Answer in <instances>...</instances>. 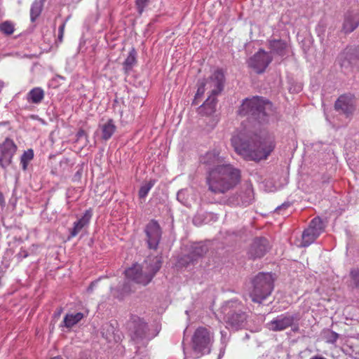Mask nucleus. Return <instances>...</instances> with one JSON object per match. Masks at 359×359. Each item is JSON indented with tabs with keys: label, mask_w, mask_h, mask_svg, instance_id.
<instances>
[{
	"label": "nucleus",
	"mask_w": 359,
	"mask_h": 359,
	"mask_svg": "<svg viewBox=\"0 0 359 359\" xmlns=\"http://www.w3.org/2000/svg\"><path fill=\"white\" fill-rule=\"evenodd\" d=\"M205 163L210 166L207 184L208 189L216 194H224L233 189L240 180V172L228 163L220 151L214 149L208 152Z\"/></svg>",
	"instance_id": "1"
},
{
	"label": "nucleus",
	"mask_w": 359,
	"mask_h": 359,
	"mask_svg": "<svg viewBox=\"0 0 359 359\" xmlns=\"http://www.w3.org/2000/svg\"><path fill=\"white\" fill-rule=\"evenodd\" d=\"M231 141L235 151L250 161L266 159L275 148L274 137L266 133L257 135L241 130L233 134Z\"/></svg>",
	"instance_id": "2"
},
{
	"label": "nucleus",
	"mask_w": 359,
	"mask_h": 359,
	"mask_svg": "<svg viewBox=\"0 0 359 359\" xmlns=\"http://www.w3.org/2000/svg\"><path fill=\"white\" fill-rule=\"evenodd\" d=\"M272 114L271 102L258 96L245 99L238 109L241 116L252 117L260 123L267 122Z\"/></svg>",
	"instance_id": "3"
},
{
	"label": "nucleus",
	"mask_w": 359,
	"mask_h": 359,
	"mask_svg": "<svg viewBox=\"0 0 359 359\" xmlns=\"http://www.w3.org/2000/svg\"><path fill=\"white\" fill-rule=\"evenodd\" d=\"M161 257L148 258L142 266L139 264H134L132 267L126 270V276L128 279L137 283L146 285L151 282L155 274L161 269Z\"/></svg>",
	"instance_id": "4"
},
{
	"label": "nucleus",
	"mask_w": 359,
	"mask_h": 359,
	"mask_svg": "<svg viewBox=\"0 0 359 359\" xmlns=\"http://www.w3.org/2000/svg\"><path fill=\"white\" fill-rule=\"evenodd\" d=\"M226 327L232 330L243 329L247 325L248 315L243 305L237 301L227 302L222 308Z\"/></svg>",
	"instance_id": "5"
},
{
	"label": "nucleus",
	"mask_w": 359,
	"mask_h": 359,
	"mask_svg": "<svg viewBox=\"0 0 359 359\" xmlns=\"http://www.w3.org/2000/svg\"><path fill=\"white\" fill-rule=\"evenodd\" d=\"M253 288L250 292L252 302L261 304L269 297L273 289V279L269 273H258L252 281Z\"/></svg>",
	"instance_id": "6"
},
{
	"label": "nucleus",
	"mask_w": 359,
	"mask_h": 359,
	"mask_svg": "<svg viewBox=\"0 0 359 359\" xmlns=\"http://www.w3.org/2000/svg\"><path fill=\"white\" fill-rule=\"evenodd\" d=\"M158 333L157 327H149L147 324L140 318L135 319L133 322L130 337L137 348L145 346Z\"/></svg>",
	"instance_id": "7"
},
{
	"label": "nucleus",
	"mask_w": 359,
	"mask_h": 359,
	"mask_svg": "<svg viewBox=\"0 0 359 359\" xmlns=\"http://www.w3.org/2000/svg\"><path fill=\"white\" fill-rule=\"evenodd\" d=\"M224 84V75L221 69H217L208 80L199 85L196 96L203 95L206 90L209 95L217 96L222 91Z\"/></svg>",
	"instance_id": "8"
},
{
	"label": "nucleus",
	"mask_w": 359,
	"mask_h": 359,
	"mask_svg": "<svg viewBox=\"0 0 359 359\" xmlns=\"http://www.w3.org/2000/svg\"><path fill=\"white\" fill-rule=\"evenodd\" d=\"M212 335L205 327H198L192 337L193 350L196 357L208 354L210 352L212 344Z\"/></svg>",
	"instance_id": "9"
},
{
	"label": "nucleus",
	"mask_w": 359,
	"mask_h": 359,
	"mask_svg": "<svg viewBox=\"0 0 359 359\" xmlns=\"http://www.w3.org/2000/svg\"><path fill=\"white\" fill-rule=\"evenodd\" d=\"M338 62L345 72L359 71V48H346L338 56Z\"/></svg>",
	"instance_id": "10"
},
{
	"label": "nucleus",
	"mask_w": 359,
	"mask_h": 359,
	"mask_svg": "<svg viewBox=\"0 0 359 359\" xmlns=\"http://www.w3.org/2000/svg\"><path fill=\"white\" fill-rule=\"evenodd\" d=\"M356 99L351 94L341 95L334 103V109L339 114L351 118L356 110Z\"/></svg>",
	"instance_id": "11"
},
{
	"label": "nucleus",
	"mask_w": 359,
	"mask_h": 359,
	"mask_svg": "<svg viewBox=\"0 0 359 359\" xmlns=\"http://www.w3.org/2000/svg\"><path fill=\"white\" fill-rule=\"evenodd\" d=\"M208 251L206 245L196 243L191 246L189 253L181 257L178 264L182 266L187 267L191 264H194L198 259L202 257Z\"/></svg>",
	"instance_id": "12"
},
{
	"label": "nucleus",
	"mask_w": 359,
	"mask_h": 359,
	"mask_svg": "<svg viewBox=\"0 0 359 359\" xmlns=\"http://www.w3.org/2000/svg\"><path fill=\"white\" fill-rule=\"evenodd\" d=\"M147 236V242L150 249L156 250L161 238L162 231L158 223L151 220L144 229Z\"/></svg>",
	"instance_id": "13"
},
{
	"label": "nucleus",
	"mask_w": 359,
	"mask_h": 359,
	"mask_svg": "<svg viewBox=\"0 0 359 359\" xmlns=\"http://www.w3.org/2000/svg\"><path fill=\"white\" fill-rule=\"evenodd\" d=\"M272 60V57L266 51L260 49L248 60V65L257 73H262Z\"/></svg>",
	"instance_id": "14"
},
{
	"label": "nucleus",
	"mask_w": 359,
	"mask_h": 359,
	"mask_svg": "<svg viewBox=\"0 0 359 359\" xmlns=\"http://www.w3.org/2000/svg\"><path fill=\"white\" fill-rule=\"evenodd\" d=\"M16 149L17 147L14 142L9 139H6L5 142L0 145V165L6 167L11 163Z\"/></svg>",
	"instance_id": "15"
},
{
	"label": "nucleus",
	"mask_w": 359,
	"mask_h": 359,
	"mask_svg": "<svg viewBox=\"0 0 359 359\" xmlns=\"http://www.w3.org/2000/svg\"><path fill=\"white\" fill-rule=\"evenodd\" d=\"M294 320L292 315L281 314L268 323L266 326L269 330L273 332L282 331L292 326Z\"/></svg>",
	"instance_id": "16"
},
{
	"label": "nucleus",
	"mask_w": 359,
	"mask_h": 359,
	"mask_svg": "<svg viewBox=\"0 0 359 359\" xmlns=\"http://www.w3.org/2000/svg\"><path fill=\"white\" fill-rule=\"evenodd\" d=\"M269 248V243L266 238H257L250 245L248 255L252 259L260 258L266 253Z\"/></svg>",
	"instance_id": "17"
},
{
	"label": "nucleus",
	"mask_w": 359,
	"mask_h": 359,
	"mask_svg": "<svg viewBox=\"0 0 359 359\" xmlns=\"http://www.w3.org/2000/svg\"><path fill=\"white\" fill-rule=\"evenodd\" d=\"M359 25V11H351L345 15L343 31L347 34L354 31Z\"/></svg>",
	"instance_id": "18"
},
{
	"label": "nucleus",
	"mask_w": 359,
	"mask_h": 359,
	"mask_svg": "<svg viewBox=\"0 0 359 359\" xmlns=\"http://www.w3.org/2000/svg\"><path fill=\"white\" fill-rule=\"evenodd\" d=\"M253 200V191L250 186H248L244 192L241 193L236 198L229 199V203L235 205L247 206L251 203Z\"/></svg>",
	"instance_id": "19"
},
{
	"label": "nucleus",
	"mask_w": 359,
	"mask_h": 359,
	"mask_svg": "<svg viewBox=\"0 0 359 359\" xmlns=\"http://www.w3.org/2000/svg\"><path fill=\"white\" fill-rule=\"evenodd\" d=\"M92 211L87 210L83 215L73 224V228L70 230V236L75 237L85 227L88 226L92 217Z\"/></svg>",
	"instance_id": "20"
},
{
	"label": "nucleus",
	"mask_w": 359,
	"mask_h": 359,
	"mask_svg": "<svg viewBox=\"0 0 359 359\" xmlns=\"http://www.w3.org/2000/svg\"><path fill=\"white\" fill-rule=\"evenodd\" d=\"M269 48L271 54L283 57L287 53V43L281 39H273L269 41Z\"/></svg>",
	"instance_id": "21"
},
{
	"label": "nucleus",
	"mask_w": 359,
	"mask_h": 359,
	"mask_svg": "<svg viewBox=\"0 0 359 359\" xmlns=\"http://www.w3.org/2000/svg\"><path fill=\"white\" fill-rule=\"evenodd\" d=\"M215 95H209L205 102L199 107V114L203 115H211L215 111L217 99Z\"/></svg>",
	"instance_id": "22"
},
{
	"label": "nucleus",
	"mask_w": 359,
	"mask_h": 359,
	"mask_svg": "<svg viewBox=\"0 0 359 359\" xmlns=\"http://www.w3.org/2000/svg\"><path fill=\"white\" fill-rule=\"evenodd\" d=\"M100 128L102 131V137L104 140L111 138L116 128L112 119H109L107 122L100 124Z\"/></svg>",
	"instance_id": "23"
},
{
	"label": "nucleus",
	"mask_w": 359,
	"mask_h": 359,
	"mask_svg": "<svg viewBox=\"0 0 359 359\" xmlns=\"http://www.w3.org/2000/svg\"><path fill=\"white\" fill-rule=\"evenodd\" d=\"M320 236V233L316 230L308 227L302 233V242L301 245L306 247L313 243L316 239Z\"/></svg>",
	"instance_id": "24"
},
{
	"label": "nucleus",
	"mask_w": 359,
	"mask_h": 359,
	"mask_svg": "<svg viewBox=\"0 0 359 359\" xmlns=\"http://www.w3.org/2000/svg\"><path fill=\"white\" fill-rule=\"evenodd\" d=\"M83 317V313L81 312L76 313H68L65 316L62 324L67 328H72L79 321H81Z\"/></svg>",
	"instance_id": "25"
},
{
	"label": "nucleus",
	"mask_w": 359,
	"mask_h": 359,
	"mask_svg": "<svg viewBox=\"0 0 359 359\" xmlns=\"http://www.w3.org/2000/svg\"><path fill=\"white\" fill-rule=\"evenodd\" d=\"M136 56L137 53L134 48H132L131 50L129 52L128 55L126 60L124 61L123 66V69L126 74H128L133 67L135 65L137 60H136Z\"/></svg>",
	"instance_id": "26"
},
{
	"label": "nucleus",
	"mask_w": 359,
	"mask_h": 359,
	"mask_svg": "<svg viewBox=\"0 0 359 359\" xmlns=\"http://www.w3.org/2000/svg\"><path fill=\"white\" fill-rule=\"evenodd\" d=\"M44 97V91L41 88H34L28 93L29 100L34 104L40 103Z\"/></svg>",
	"instance_id": "27"
},
{
	"label": "nucleus",
	"mask_w": 359,
	"mask_h": 359,
	"mask_svg": "<svg viewBox=\"0 0 359 359\" xmlns=\"http://www.w3.org/2000/svg\"><path fill=\"white\" fill-rule=\"evenodd\" d=\"M46 0H35L30 10L31 20L34 22L41 14Z\"/></svg>",
	"instance_id": "28"
},
{
	"label": "nucleus",
	"mask_w": 359,
	"mask_h": 359,
	"mask_svg": "<svg viewBox=\"0 0 359 359\" xmlns=\"http://www.w3.org/2000/svg\"><path fill=\"white\" fill-rule=\"evenodd\" d=\"M191 191L188 189H181L177 192V198L183 205L186 206L191 205V200L189 198Z\"/></svg>",
	"instance_id": "29"
},
{
	"label": "nucleus",
	"mask_w": 359,
	"mask_h": 359,
	"mask_svg": "<svg viewBox=\"0 0 359 359\" xmlns=\"http://www.w3.org/2000/svg\"><path fill=\"white\" fill-rule=\"evenodd\" d=\"M34 158V151L32 149H28L22 154L20 158V164L23 170H26L29 163Z\"/></svg>",
	"instance_id": "30"
},
{
	"label": "nucleus",
	"mask_w": 359,
	"mask_h": 359,
	"mask_svg": "<svg viewBox=\"0 0 359 359\" xmlns=\"http://www.w3.org/2000/svg\"><path fill=\"white\" fill-rule=\"evenodd\" d=\"M14 30V25L10 21H5L0 24V32L6 35L12 34Z\"/></svg>",
	"instance_id": "31"
},
{
	"label": "nucleus",
	"mask_w": 359,
	"mask_h": 359,
	"mask_svg": "<svg viewBox=\"0 0 359 359\" xmlns=\"http://www.w3.org/2000/svg\"><path fill=\"white\" fill-rule=\"evenodd\" d=\"M114 328L113 326L109 324H106L103 326L102 328V335L106 338L107 340L111 341V340L115 339L114 336Z\"/></svg>",
	"instance_id": "32"
},
{
	"label": "nucleus",
	"mask_w": 359,
	"mask_h": 359,
	"mask_svg": "<svg viewBox=\"0 0 359 359\" xmlns=\"http://www.w3.org/2000/svg\"><path fill=\"white\" fill-rule=\"evenodd\" d=\"M309 227L316 230V231H318L320 234L323 231L324 229L323 222L319 217H315L311 221Z\"/></svg>",
	"instance_id": "33"
},
{
	"label": "nucleus",
	"mask_w": 359,
	"mask_h": 359,
	"mask_svg": "<svg viewBox=\"0 0 359 359\" xmlns=\"http://www.w3.org/2000/svg\"><path fill=\"white\" fill-rule=\"evenodd\" d=\"M154 185V182L153 181H149V182L145 183L144 184H143L140 187V191H139L140 198H145Z\"/></svg>",
	"instance_id": "34"
},
{
	"label": "nucleus",
	"mask_w": 359,
	"mask_h": 359,
	"mask_svg": "<svg viewBox=\"0 0 359 359\" xmlns=\"http://www.w3.org/2000/svg\"><path fill=\"white\" fill-rule=\"evenodd\" d=\"M149 0H136L135 4L140 14H142L145 7L149 4Z\"/></svg>",
	"instance_id": "35"
},
{
	"label": "nucleus",
	"mask_w": 359,
	"mask_h": 359,
	"mask_svg": "<svg viewBox=\"0 0 359 359\" xmlns=\"http://www.w3.org/2000/svg\"><path fill=\"white\" fill-rule=\"evenodd\" d=\"M351 277L355 287H359V269H353Z\"/></svg>",
	"instance_id": "36"
},
{
	"label": "nucleus",
	"mask_w": 359,
	"mask_h": 359,
	"mask_svg": "<svg viewBox=\"0 0 359 359\" xmlns=\"http://www.w3.org/2000/svg\"><path fill=\"white\" fill-rule=\"evenodd\" d=\"M339 338V334L334 332H330V337L327 339V342L334 344Z\"/></svg>",
	"instance_id": "37"
},
{
	"label": "nucleus",
	"mask_w": 359,
	"mask_h": 359,
	"mask_svg": "<svg viewBox=\"0 0 359 359\" xmlns=\"http://www.w3.org/2000/svg\"><path fill=\"white\" fill-rule=\"evenodd\" d=\"M65 27V22L62 23L59 27V34H58V40L60 42L62 41V38L64 35V31Z\"/></svg>",
	"instance_id": "38"
},
{
	"label": "nucleus",
	"mask_w": 359,
	"mask_h": 359,
	"mask_svg": "<svg viewBox=\"0 0 359 359\" xmlns=\"http://www.w3.org/2000/svg\"><path fill=\"white\" fill-rule=\"evenodd\" d=\"M290 206L289 203H283L281 205L277 207L275 210V212L277 213H280L283 210L286 209Z\"/></svg>",
	"instance_id": "39"
},
{
	"label": "nucleus",
	"mask_w": 359,
	"mask_h": 359,
	"mask_svg": "<svg viewBox=\"0 0 359 359\" xmlns=\"http://www.w3.org/2000/svg\"><path fill=\"white\" fill-rule=\"evenodd\" d=\"M123 292L127 293V292H129L130 291V289L128 287L127 285H125L123 288Z\"/></svg>",
	"instance_id": "40"
},
{
	"label": "nucleus",
	"mask_w": 359,
	"mask_h": 359,
	"mask_svg": "<svg viewBox=\"0 0 359 359\" xmlns=\"http://www.w3.org/2000/svg\"><path fill=\"white\" fill-rule=\"evenodd\" d=\"M310 359H327V358L325 357H323L321 355H314V356L311 357Z\"/></svg>",
	"instance_id": "41"
},
{
	"label": "nucleus",
	"mask_w": 359,
	"mask_h": 359,
	"mask_svg": "<svg viewBox=\"0 0 359 359\" xmlns=\"http://www.w3.org/2000/svg\"><path fill=\"white\" fill-rule=\"evenodd\" d=\"M4 203L3 195L0 193V205H2Z\"/></svg>",
	"instance_id": "42"
},
{
	"label": "nucleus",
	"mask_w": 359,
	"mask_h": 359,
	"mask_svg": "<svg viewBox=\"0 0 359 359\" xmlns=\"http://www.w3.org/2000/svg\"><path fill=\"white\" fill-rule=\"evenodd\" d=\"M84 135V131H83V130L79 131V132L78 133V136H79V137H81V136H82V135Z\"/></svg>",
	"instance_id": "43"
},
{
	"label": "nucleus",
	"mask_w": 359,
	"mask_h": 359,
	"mask_svg": "<svg viewBox=\"0 0 359 359\" xmlns=\"http://www.w3.org/2000/svg\"><path fill=\"white\" fill-rule=\"evenodd\" d=\"M93 285H94V283H91V285H90L89 286V287H88V290H93Z\"/></svg>",
	"instance_id": "44"
},
{
	"label": "nucleus",
	"mask_w": 359,
	"mask_h": 359,
	"mask_svg": "<svg viewBox=\"0 0 359 359\" xmlns=\"http://www.w3.org/2000/svg\"><path fill=\"white\" fill-rule=\"evenodd\" d=\"M224 353V351H221L219 357H222Z\"/></svg>",
	"instance_id": "45"
},
{
	"label": "nucleus",
	"mask_w": 359,
	"mask_h": 359,
	"mask_svg": "<svg viewBox=\"0 0 359 359\" xmlns=\"http://www.w3.org/2000/svg\"><path fill=\"white\" fill-rule=\"evenodd\" d=\"M50 359H62V358L60 357H59V356H57V357H53V358H52Z\"/></svg>",
	"instance_id": "46"
},
{
	"label": "nucleus",
	"mask_w": 359,
	"mask_h": 359,
	"mask_svg": "<svg viewBox=\"0 0 359 359\" xmlns=\"http://www.w3.org/2000/svg\"><path fill=\"white\" fill-rule=\"evenodd\" d=\"M321 28V25H319L318 27V30L319 31V29Z\"/></svg>",
	"instance_id": "47"
}]
</instances>
